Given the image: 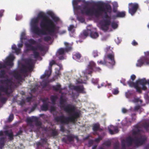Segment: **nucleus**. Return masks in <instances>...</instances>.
I'll use <instances>...</instances> for the list:
<instances>
[{
	"label": "nucleus",
	"instance_id": "nucleus-57",
	"mask_svg": "<svg viewBox=\"0 0 149 149\" xmlns=\"http://www.w3.org/2000/svg\"><path fill=\"white\" fill-rule=\"evenodd\" d=\"M92 55L94 57L98 56V52L97 50H94L92 53Z\"/></svg>",
	"mask_w": 149,
	"mask_h": 149
},
{
	"label": "nucleus",
	"instance_id": "nucleus-49",
	"mask_svg": "<svg viewBox=\"0 0 149 149\" xmlns=\"http://www.w3.org/2000/svg\"><path fill=\"white\" fill-rule=\"evenodd\" d=\"M61 74L60 72L58 70L57 72H56V74L54 77L53 78V79L54 78L55 79H58V77L60 76V75Z\"/></svg>",
	"mask_w": 149,
	"mask_h": 149
},
{
	"label": "nucleus",
	"instance_id": "nucleus-19",
	"mask_svg": "<svg viewBox=\"0 0 149 149\" xmlns=\"http://www.w3.org/2000/svg\"><path fill=\"white\" fill-rule=\"evenodd\" d=\"M12 74L16 79L21 80L22 79V75L17 71H14L12 72Z\"/></svg>",
	"mask_w": 149,
	"mask_h": 149
},
{
	"label": "nucleus",
	"instance_id": "nucleus-50",
	"mask_svg": "<svg viewBox=\"0 0 149 149\" xmlns=\"http://www.w3.org/2000/svg\"><path fill=\"white\" fill-rule=\"evenodd\" d=\"M7 100V98L5 97H1L0 98V101L3 103H5Z\"/></svg>",
	"mask_w": 149,
	"mask_h": 149
},
{
	"label": "nucleus",
	"instance_id": "nucleus-24",
	"mask_svg": "<svg viewBox=\"0 0 149 149\" xmlns=\"http://www.w3.org/2000/svg\"><path fill=\"white\" fill-rule=\"evenodd\" d=\"M64 44L65 47L64 49L66 52H68L72 49V47L71 45L66 42H64Z\"/></svg>",
	"mask_w": 149,
	"mask_h": 149
},
{
	"label": "nucleus",
	"instance_id": "nucleus-15",
	"mask_svg": "<svg viewBox=\"0 0 149 149\" xmlns=\"http://www.w3.org/2000/svg\"><path fill=\"white\" fill-rule=\"evenodd\" d=\"M15 58V56L13 55H10L6 58V61L5 63L6 65L12 67L13 65V61Z\"/></svg>",
	"mask_w": 149,
	"mask_h": 149
},
{
	"label": "nucleus",
	"instance_id": "nucleus-30",
	"mask_svg": "<svg viewBox=\"0 0 149 149\" xmlns=\"http://www.w3.org/2000/svg\"><path fill=\"white\" fill-rule=\"evenodd\" d=\"M61 85L58 84L55 86H52L53 90L55 91H61L62 89L61 88Z\"/></svg>",
	"mask_w": 149,
	"mask_h": 149
},
{
	"label": "nucleus",
	"instance_id": "nucleus-63",
	"mask_svg": "<svg viewBox=\"0 0 149 149\" xmlns=\"http://www.w3.org/2000/svg\"><path fill=\"white\" fill-rule=\"evenodd\" d=\"M94 140L92 139L90 140L88 142V144L89 145V146H91L93 143Z\"/></svg>",
	"mask_w": 149,
	"mask_h": 149
},
{
	"label": "nucleus",
	"instance_id": "nucleus-59",
	"mask_svg": "<svg viewBox=\"0 0 149 149\" xmlns=\"http://www.w3.org/2000/svg\"><path fill=\"white\" fill-rule=\"evenodd\" d=\"M126 145L125 143L123 141H122L121 143V148L120 149H126Z\"/></svg>",
	"mask_w": 149,
	"mask_h": 149
},
{
	"label": "nucleus",
	"instance_id": "nucleus-60",
	"mask_svg": "<svg viewBox=\"0 0 149 149\" xmlns=\"http://www.w3.org/2000/svg\"><path fill=\"white\" fill-rule=\"evenodd\" d=\"M28 44V43H26L25 44V47L26 48V49L25 51V52L27 53L30 51H31V48L27 47L26 46V45Z\"/></svg>",
	"mask_w": 149,
	"mask_h": 149
},
{
	"label": "nucleus",
	"instance_id": "nucleus-13",
	"mask_svg": "<svg viewBox=\"0 0 149 149\" xmlns=\"http://www.w3.org/2000/svg\"><path fill=\"white\" fill-rule=\"evenodd\" d=\"M0 91L5 93L8 97L10 96V94L13 92L11 87H10L8 88V86L5 87L3 86H0Z\"/></svg>",
	"mask_w": 149,
	"mask_h": 149
},
{
	"label": "nucleus",
	"instance_id": "nucleus-36",
	"mask_svg": "<svg viewBox=\"0 0 149 149\" xmlns=\"http://www.w3.org/2000/svg\"><path fill=\"white\" fill-rule=\"evenodd\" d=\"M58 97L56 95H52L50 97V99L52 104H54Z\"/></svg>",
	"mask_w": 149,
	"mask_h": 149
},
{
	"label": "nucleus",
	"instance_id": "nucleus-22",
	"mask_svg": "<svg viewBox=\"0 0 149 149\" xmlns=\"http://www.w3.org/2000/svg\"><path fill=\"white\" fill-rule=\"evenodd\" d=\"M4 133L6 135L8 136L9 139L11 141L14 139L12 131H5Z\"/></svg>",
	"mask_w": 149,
	"mask_h": 149
},
{
	"label": "nucleus",
	"instance_id": "nucleus-10",
	"mask_svg": "<svg viewBox=\"0 0 149 149\" xmlns=\"http://www.w3.org/2000/svg\"><path fill=\"white\" fill-rule=\"evenodd\" d=\"M114 54L113 52L109 53H106L104 56V57L107 60V59L110 61L109 63H110L112 66H114L115 65L116 62L114 59Z\"/></svg>",
	"mask_w": 149,
	"mask_h": 149
},
{
	"label": "nucleus",
	"instance_id": "nucleus-1",
	"mask_svg": "<svg viewBox=\"0 0 149 149\" xmlns=\"http://www.w3.org/2000/svg\"><path fill=\"white\" fill-rule=\"evenodd\" d=\"M38 17L42 19L40 26L45 31L39 29L38 26V19L36 18L33 19L31 23V30L33 33L38 35L48 34L54 36L58 33L59 27H56L53 21L49 18L45 13L40 12L38 14Z\"/></svg>",
	"mask_w": 149,
	"mask_h": 149
},
{
	"label": "nucleus",
	"instance_id": "nucleus-44",
	"mask_svg": "<svg viewBox=\"0 0 149 149\" xmlns=\"http://www.w3.org/2000/svg\"><path fill=\"white\" fill-rule=\"evenodd\" d=\"M56 64V62L54 60H52L49 63V65L48 67V69L49 70L52 69V67L54 64Z\"/></svg>",
	"mask_w": 149,
	"mask_h": 149
},
{
	"label": "nucleus",
	"instance_id": "nucleus-3",
	"mask_svg": "<svg viewBox=\"0 0 149 149\" xmlns=\"http://www.w3.org/2000/svg\"><path fill=\"white\" fill-rule=\"evenodd\" d=\"M102 4L98 2L96 5L98 6L97 8L92 7L91 9H89L86 11V15L88 16H94L96 17H98L102 15V13H104V17L105 19H111L107 13H111L112 11L111 6L107 3L105 4L104 6H102Z\"/></svg>",
	"mask_w": 149,
	"mask_h": 149
},
{
	"label": "nucleus",
	"instance_id": "nucleus-54",
	"mask_svg": "<svg viewBox=\"0 0 149 149\" xmlns=\"http://www.w3.org/2000/svg\"><path fill=\"white\" fill-rule=\"evenodd\" d=\"M1 81L2 83H6L7 84L10 82V80L7 78L6 79L1 80Z\"/></svg>",
	"mask_w": 149,
	"mask_h": 149
},
{
	"label": "nucleus",
	"instance_id": "nucleus-40",
	"mask_svg": "<svg viewBox=\"0 0 149 149\" xmlns=\"http://www.w3.org/2000/svg\"><path fill=\"white\" fill-rule=\"evenodd\" d=\"M28 42H29V44H30L32 45H35L37 44V42L34 40V39H30L28 40Z\"/></svg>",
	"mask_w": 149,
	"mask_h": 149
},
{
	"label": "nucleus",
	"instance_id": "nucleus-34",
	"mask_svg": "<svg viewBox=\"0 0 149 149\" xmlns=\"http://www.w3.org/2000/svg\"><path fill=\"white\" fill-rule=\"evenodd\" d=\"M125 15V11L122 12H118L116 14V17H123Z\"/></svg>",
	"mask_w": 149,
	"mask_h": 149
},
{
	"label": "nucleus",
	"instance_id": "nucleus-42",
	"mask_svg": "<svg viewBox=\"0 0 149 149\" xmlns=\"http://www.w3.org/2000/svg\"><path fill=\"white\" fill-rule=\"evenodd\" d=\"M112 48L111 49L110 46H107L105 48L104 50L106 53H109L111 52H112Z\"/></svg>",
	"mask_w": 149,
	"mask_h": 149
},
{
	"label": "nucleus",
	"instance_id": "nucleus-38",
	"mask_svg": "<svg viewBox=\"0 0 149 149\" xmlns=\"http://www.w3.org/2000/svg\"><path fill=\"white\" fill-rule=\"evenodd\" d=\"M97 63H98L102 64L104 65H107L108 62L107 60H106L104 57V60L100 61H97Z\"/></svg>",
	"mask_w": 149,
	"mask_h": 149
},
{
	"label": "nucleus",
	"instance_id": "nucleus-43",
	"mask_svg": "<svg viewBox=\"0 0 149 149\" xmlns=\"http://www.w3.org/2000/svg\"><path fill=\"white\" fill-rule=\"evenodd\" d=\"M103 139V137L101 136H98V138L95 139L94 141L96 142L97 143H98L100 141L102 140Z\"/></svg>",
	"mask_w": 149,
	"mask_h": 149
},
{
	"label": "nucleus",
	"instance_id": "nucleus-53",
	"mask_svg": "<svg viewBox=\"0 0 149 149\" xmlns=\"http://www.w3.org/2000/svg\"><path fill=\"white\" fill-rule=\"evenodd\" d=\"M125 96L127 98H129L132 95V93H130L129 91L125 93Z\"/></svg>",
	"mask_w": 149,
	"mask_h": 149
},
{
	"label": "nucleus",
	"instance_id": "nucleus-27",
	"mask_svg": "<svg viewBox=\"0 0 149 149\" xmlns=\"http://www.w3.org/2000/svg\"><path fill=\"white\" fill-rule=\"evenodd\" d=\"M81 56V54L79 52L74 53L73 54L72 57L73 59H79Z\"/></svg>",
	"mask_w": 149,
	"mask_h": 149
},
{
	"label": "nucleus",
	"instance_id": "nucleus-46",
	"mask_svg": "<svg viewBox=\"0 0 149 149\" xmlns=\"http://www.w3.org/2000/svg\"><path fill=\"white\" fill-rule=\"evenodd\" d=\"M6 72L4 70H1L0 72V76L1 78H4Z\"/></svg>",
	"mask_w": 149,
	"mask_h": 149
},
{
	"label": "nucleus",
	"instance_id": "nucleus-14",
	"mask_svg": "<svg viewBox=\"0 0 149 149\" xmlns=\"http://www.w3.org/2000/svg\"><path fill=\"white\" fill-rule=\"evenodd\" d=\"M127 84L129 86L131 87H134L136 90V91L139 93H141L142 92L141 88L138 86L137 83H134L133 81L129 80L127 82Z\"/></svg>",
	"mask_w": 149,
	"mask_h": 149
},
{
	"label": "nucleus",
	"instance_id": "nucleus-17",
	"mask_svg": "<svg viewBox=\"0 0 149 149\" xmlns=\"http://www.w3.org/2000/svg\"><path fill=\"white\" fill-rule=\"evenodd\" d=\"M66 139L63 138L62 139V141L65 143H67V141L70 142L74 141V135L72 134H69L66 135Z\"/></svg>",
	"mask_w": 149,
	"mask_h": 149
},
{
	"label": "nucleus",
	"instance_id": "nucleus-45",
	"mask_svg": "<svg viewBox=\"0 0 149 149\" xmlns=\"http://www.w3.org/2000/svg\"><path fill=\"white\" fill-rule=\"evenodd\" d=\"M111 26L113 29L117 28L118 26V24L115 22H113L111 23Z\"/></svg>",
	"mask_w": 149,
	"mask_h": 149
},
{
	"label": "nucleus",
	"instance_id": "nucleus-21",
	"mask_svg": "<svg viewBox=\"0 0 149 149\" xmlns=\"http://www.w3.org/2000/svg\"><path fill=\"white\" fill-rule=\"evenodd\" d=\"M52 72V69L49 70L48 69V70H46L44 74L41 76L40 77L42 79L46 77H47V78L49 77L51 75Z\"/></svg>",
	"mask_w": 149,
	"mask_h": 149
},
{
	"label": "nucleus",
	"instance_id": "nucleus-37",
	"mask_svg": "<svg viewBox=\"0 0 149 149\" xmlns=\"http://www.w3.org/2000/svg\"><path fill=\"white\" fill-rule=\"evenodd\" d=\"M143 127L147 131L149 130V123L145 122L142 125Z\"/></svg>",
	"mask_w": 149,
	"mask_h": 149
},
{
	"label": "nucleus",
	"instance_id": "nucleus-47",
	"mask_svg": "<svg viewBox=\"0 0 149 149\" xmlns=\"http://www.w3.org/2000/svg\"><path fill=\"white\" fill-rule=\"evenodd\" d=\"M43 39L45 41L48 42L51 40L52 38L50 36H47L44 37Z\"/></svg>",
	"mask_w": 149,
	"mask_h": 149
},
{
	"label": "nucleus",
	"instance_id": "nucleus-33",
	"mask_svg": "<svg viewBox=\"0 0 149 149\" xmlns=\"http://www.w3.org/2000/svg\"><path fill=\"white\" fill-rule=\"evenodd\" d=\"M48 14L49 15H50L53 19L55 22H58L59 20V19L58 17L54 16V14L52 12H49Z\"/></svg>",
	"mask_w": 149,
	"mask_h": 149
},
{
	"label": "nucleus",
	"instance_id": "nucleus-28",
	"mask_svg": "<svg viewBox=\"0 0 149 149\" xmlns=\"http://www.w3.org/2000/svg\"><path fill=\"white\" fill-rule=\"evenodd\" d=\"M90 36L93 38H96L99 36V34L97 32L92 31L91 30Z\"/></svg>",
	"mask_w": 149,
	"mask_h": 149
},
{
	"label": "nucleus",
	"instance_id": "nucleus-39",
	"mask_svg": "<svg viewBox=\"0 0 149 149\" xmlns=\"http://www.w3.org/2000/svg\"><path fill=\"white\" fill-rule=\"evenodd\" d=\"M91 31V29H87L86 30H84L83 31L82 35L85 37H87L88 36L89 34H90Z\"/></svg>",
	"mask_w": 149,
	"mask_h": 149
},
{
	"label": "nucleus",
	"instance_id": "nucleus-48",
	"mask_svg": "<svg viewBox=\"0 0 149 149\" xmlns=\"http://www.w3.org/2000/svg\"><path fill=\"white\" fill-rule=\"evenodd\" d=\"M42 143V144H46L48 146L49 145L48 143L47 142V140L46 138H44L41 139Z\"/></svg>",
	"mask_w": 149,
	"mask_h": 149
},
{
	"label": "nucleus",
	"instance_id": "nucleus-41",
	"mask_svg": "<svg viewBox=\"0 0 149 149\" xmlns=\"http://www.w3.org/2000/svg\"><path fill=\"white\" fill-rule=\"evenodd\" d=\"M101 29L104 31H107L109 29V26L101 24Z\"/></svg>",
	"mask_w": 149,
	"mask_h": 149
},
{
	"label": "nucleus",
	"instance_id": "nucleus-32",
	"mask_svg": "<svg viewBox=\"0 0 149 149\" xmlns=\"http://www.w3.org/2000/svg\"><path fill=\"white\" fill-rule=\"evenodd\" d=\"M40 108L41 110L43 111H47L48 109V104H44L41 106Z\"/></svg>",
	"mask_w": 149,
	"mask_h": 149
},
{
	"label": "nucleus",
	"instance_id": "nucleus-58",
	"mask_svg": "<svg viewBox=\"0 0 149 149\" xmlns=\"http://www.w3.org/2000/svg\"><path fill=\"white\" fill-rule=\"evenodd\" d=\"M101 70V68L99 67H97L95 66V67L93 69V71L95 72H100Z\"/></svg>",
	"mask_w": 149,
	"mask_h": 149
},
{
	"label": "nucleus",
	"instance_id": "nucleus-4",
	"mask_svg": "<svg viewBox=\"0 0 149 149\" xmlns=\"http://www.w3.org/2000/svg\"><path fill=\"white\" fill-rule=\"evenodd\" d=\"M147 138L145 135H141L139 137H135L133 139L130 136L127 137L125 141H123L127 147L132 146L133 143L137 147L144 144L147 140Z\"/></svg>",
	"mask_w": 149,
	"mask_h": 149
},
{
	"label": "nucleus",
	"instance_id": "nucleus-51",
	"mask_svg": "<svg viewBox=\"0 0 149 149\" xmlns=\"http://www.w3.org/2000/svg\"><path fill=\"white\" fill-rule=\"evenodd\" d=\"M35 125L36 126L41 127L42 125L41 122L38 120L35 122Z\"/></svg>",
	"mask_w": 149,
	"mask_h": 149
},
{
	"label": "nucleus",
	"instance_id": "nucleus-61",
	"mask_svg": "<svg viewBox=\"0 0 149 149\" xmlns=\"http://www.w3.org/2000/svg\"><path fill=\"white\" fill-rule=\"evenodd\" d=\"M119 91L117 89H114L112 91V93L113 94L116 95L118 94Z\"/></svg>",
	"mask_w": 149,
	"mask_h": 149
},
{
	"label": "nucleus",
	"instance_id": "nucleus-26",
	"mask_svg": "<svg viewBox=\"0 0 149 149\" xmlns=\"http://www.w3.org/2000/svg\"><path fill=\"white\" fill-rule=\"evenodd\" d=\"M38 120V118L36 117L32 116L31 118H28L27 120L28 122L32 123L33 122H35Z\"/></svg>",
	"mask_w": 149,
	"mask_h": 149
},
{
	"label": "nucleus",
	"instance_id": "nucleus-6",
	"mask_svg": "<svg viewBox=\"0 0 149 149\" xmlns=\"http://www.w3.org/2000/svg\"><path fill=\"white\" fill-rule=\"evenodd\" d=\"M26 65H23L21 69V72L22 73H27L28 71H31L33 69V60L31 58L26 59Z\"/></svg>",
	"mask_w": 149,
	"mask_h": 149
},
{
	"label": "nucleus",
	"instance_id": "nucleus-7",
	"mask_svg": "<svg viewBox=\"0 0 149 149\" xmlns=\"http://www.w3.org/2000/svg\"><path fill=\"white\" fill-rule=\"evenodd\" d=\"M26 46L27 47L31 48V51H33V54H32L31 55H33L34 58L36 59L38 58L40 56L39 53L37 50L38 49L41 51L44 50L43 47L40 44L36 46H34L30 44H28L26 45Z\"/></svg>",
	"mask_w": 149,
	"mask_h": 149
},
{
	"label": "nucleus",
	"instance_id": "nucleus-5",
	"mask_svg": "<svg viewBox=\"0 0 149 149\" xmlns=\"http://www.w3.org/2000/svg\"><path fill=\"white\" fill-rule=\"evenodd\" d=\"M81 1V0H73L72 4L74 8L76 10H80L81 13L82 14H85L86 15V11L89 9H91V8H88L87 6L89 5V2L85 1V5H82L81 6L78 5L79 2Z\"/></svg>",
	"mask_w": 149,
	"mask_h": 149
},
{
	"label": "nucleus",
	"instance_id": "nucleus-9",
	"mask_svg": "<svg viewBox=\"0 0 149 149\" xmlns=\"http://www.w3.org/2000/svg\"><path fill=\"white\" fill-rule=\"evenodd\" d=\"M143 64L149 65V56H143L139 59L136 64L138 67H141Z\"/></svg>",
	"mask_w": 149,
	"mask_h": 149
},
{
	"label": "nucleus",
	"instance_id": "nucleus-56",
	"mask_svg": "<svg viewBox=\"0 0 149 149\" xmlns=\"http://www.w3.org/2000/svg\"><path fill=\"white\" fill-rule=\"evenodd\" d=\"M14 118V115L13 114H10L8 118V121L9 122L12 121Z\"/></svg>",
	"mask_w": 149,
	"mask_h": 149
},
{
	"label": "nucleus",
	"instance_id": "nucleus-12",
	"mask_svg": "<svg viewBox=\"0 0 149 149\" xmlns=\"http://www.w3.org/2000/svg\"><path fill=\"white\" fill-rule=\"evenodd\" d=\"M65 52H66L64 48H60L58 50L56 53V56L59 60H63L64 59V55Z\"/></svg>",
	"mask_w": 149,
	"mask_h": 149
},
{
	"label": "nucleus",
	"instance_id": "nucleus-20",
	"mask_svg": "<svg viewBox=\"0 0 149 149\" xmlns=\"http://www.w3.org/2000/svg\"><path fill=\"white\" fill-rule=\"evenodd\" d=\"M12 74L16 79L21 80L22 79V75L17 71H14L12 72Z\"/></svg>",
	"mask_w": 149,
	"mask_h": 149
},
{
	"label": "nucleus",
	"instance_id": "nucleus-11",
	"mask_svg": "<svg viewBox=\"0 0 149 149\" xmlns=\"http://www.w3.org/2000/svg\"><path fill=\"white\" fill-rule=\"evenodd\" d=\"M70 87L71 89L74 90L79 93H86V92L84 90V88L83 85L75 86L72 85L70 86Z\"/></svg>",
	"mask_w": 149,
	"mask_h": 149
},
{
	"label": "nucleus",
	"instance_id": "nucleus-64",
	"mask_svg": "<svg viewBox=\"0 0 149 149\" xmlns=\"http://www.w3.org/2000/svg\"><path fill=\"white\" fill-rule=\"evenodd\" d=\"M60 131L62 132H64L65 131V128L63 125H60Z\"/></svg>",
	"mask_w": 149,
	"mask_h": 149
},
{
	"label": "nucleus",
	"instance_id": "nucleus-8",
	"mask_svg": "<svg viewBox=\"0 0 149 149\" xmlns=\"http://www.w3.org/2000/svg\"><path fill=\"white\" fill-rule=\"evenodd\" d=\"M139 8V5L137 3H131L128 4V12L132 16L136 13Z\"/></svg>",
	"mask_w": 149,
	"mask_h": 149
},
{
	"label": "nucleus",
	"instance_id": "nucleus-29",
	"mask_svg": "<svg viewBox=\"0 0 149 149\" xmlns=\"http://www.w3.org/2000/svg\"><path fill=\"white\" fill-rule=\"evenodd\" d=\"M111 24V19H104L101 22V24L108 26Z\"/></svg>",
	"mask_w": 149,
	"mask_h": 149
},
{
	"label": "nucleus",
	"instance_id": "nucleus-35",
	"mask_svg": "<svg viewBox=\"0 0 149 149\" xmlns=\"http://www.w3.org/2000/svg\"><path fill=\"white\" fill-rule=\"evenodd\" d=\"M5 143V138L2 137L0 138V148H2L4 146Z\"/></svg>",
	"mask_w": 149,
	"mask_h": 149
},
{
	"label": "nucleus",
	"instance_id": "nucleus-55",
	"mask_svg": "<svg viewBox=\"0 0 149 149\" xmlns=\"http://www.w3.org/2000/svg\"><path fill=\"white\" fill-rule=\"evenodd\" d=\"M25 33L24 32H22L21 34V36L20 38V41H22L23 39H25L26 38H25Z\"/></svg>",
	"mask_w": 149,
	"mask_h": 149
},
{
	"label": "nucleus",
	"instance_id": "nucleus-16",
	"mask_svg": "<svg viewBox=\"0 0 149 149\" xmlns=\"http://www.w3.org/2000/svg\"><path fill=\"white\" fill-rule=\"evenodd\" d=\"M96 65L94 61H92L89 62L88 66V69L90 70L88 74H91L92 73Z\"/></svg>",
	"mask_w": 149,
	"mask_h": 149
},
{
	"label": "nucleus",
	"instance_id": "nucleus-62",
	"mask_svg": "<svg viewBox=\"0 0 149 149\" xmlns=\"http://www.w3.org/2000/svg\"><path fill=\"white\" fill-rule=\"evenodd\" d=\"M52 136H55L57 135L58 133L57 132L56 130H53L52 132Z\"/></svg>",
	"mask_w": 149,
	"mask_h": 149
},
{
	"label": "nucleus",
	"instance_id": "nucleus-52",
	"mask_svg": "<svg viewBox=\"0 0 149 149\" xmlns=\"http://www.w3.org/2000/svg\"><path fill=\"white\" fill-rule=\"evenodd\" d=\"M120 147L119 144L118 143H116L114 144V149H119Z\"/></svg>",
	"mask_w": 149,
	"mask_h": 149
},
{
	"label": "nucleus",
	"instance_id": "nucleus-18",
	"mask_svg": "<svg viewBox=\"0 0 149 149\" xmlns=\"http://www.w3.org/2000/svg\"><path fill=\"white\" fill-rule=\"evenodd\" d=\"M93 131L94 132H96L97 131L101 132L103 131V129L100 128V124L98 123H96L93 124L92 127Z\"/></svg>",
	"mask_w": 149,
	"mask_h": 149
},
{
	"label": "nucleus",
	"instance_id": "nucleus-23",
	"mask_svg": "<svg viewBox=\"0 0 149 149\" xmlns=\"http://www.w3.org/2000/svg\"><path fill=\"white\" fill-rule=\"evenodd\" d=\"M4 133L6 135L8 136L9 139L11 141L14 139L12 131H5Z\"/></svg>",
	"mask_w": 149,
	"mask_h": 149
},
{
	"label": "nucleus",
	"instance_id": "nucleus-25",
	"mask_svg": "<svg viewBox=\"0 0 149 149\" xmlns=\"http://www.w3.org/2000/svg\"><path fill=\"white\" fill-rule=\"evenodd\" d=\"M135 128L136 129V130H133L132 132V134L134 135H139L141 132V130L139 129V127L138 125H136Z\"/></svg>",
	"mask_w": 149,
	"mask_h": 149
},
{
	"label": "nucleus",
	"instance_id": "nucleus-2",
	"mask_svg": "<svg viewBox=\"0 0 149 149\" xmlns=\"http://www.w3.org/2000/svg\"><path fill=\"white\" fill-rule=\"evenodd\" d=\"M66 100L62 97H60L59 102L60 107L63 108L67 113L68 114V117H66L64 115L56 116L54 118L55 120L57 122H60L63 125H68L70 122H74L75 120L79 117V113L75 111L76 107L74 105L68 104L64 106V103Z\"/></svg>",
	"mask_w": 149,
	"mask_h": 149
},
{
	"label": "nucleus",
	"instance_id": "nucleus-31",
	"mask_svg": "<svg viewBox=\"0 0 149 149\" xmlns=\"http://www.w3.org/2000/svg\"><path fill=\"white\" fill-rule=\"evenodd\" d=\"M147 81L145 79H143L139 80L136 82L138 84H139L141 85L146 84H147Z\"/></svg>",
	"mask_w": 149,
	"mask_h": 149
}]
</instances>
